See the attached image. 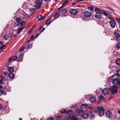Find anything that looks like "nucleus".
<instances>
[{
  "instance_id": "obj_24",
  "label": "nucleus",
  "mask_w": 120,
  "mask_h": 120,
  "mask_svg": "<svg viewBox=\"0 0 120 120\" xmlns=\"http://www.w3.org/2000/svg\"><path fill=\"white\" fill-rule=\"evenodd\" d=\"M102 93L103 94L106 95L108 94L109 92V90H102Z\"/></svg>"
},
{
  "instance_id": "obj_18",
  "label": "nucleus",
  "mask_w": 120,
  "mask_h": 120,
  "mask_svg": "<svg viewBox=\"0 0 120 120\" xmlns=\"http://www.w3.org/2000/svg\"><path fill=\"white\" fill-rule=\"evenodd\" d=\"M52 17L50 19H49L46 21L45 22V24L46 25H49L52 21L51 19Z\"/></svg>"
},
{
  "instance_id": "obj_49",
  "label": "nucleus",
  "mask_w": 120,
  "mask_h": 120,
  "mask_svg": "<svg viewBox=\"0 0 120 120\" xmlns=\"http://www.w3.org/2000/svg\"><path fill=\"white\" fill-rule=\"evenodd\" d=\"M5 45H3L0 47V49L2 50H3L4 47L5 46Z\"/></svg>"
},
{
  "instance_id": "obj_52",
  "label": "nucleus",
  "mask_w": 120,
  "mask_h": 120,
  "mask_svg": "<svg viewBox=\"0 0 120 120\" xmlns=\"http://www.w3.org/2000/svg\"><path fill=\"white\" fill-rule=\"evenodd\" d=\"M1 113L2 114L4 115H5L6 114V113L5 112L4 110H3L2 111Z\"/></svg>"
},
{
  "instance_id": "obj_38",
  "label": "nucleus",
  "mask_w": 120,
  "mask_h": 120,
  "mask_svg": "<svg viewBox=\"0 0 120 120\" xmlns=\"http://www.w3.org/2000/svg\"><path fill=\"white\" fill-rule=\"evenodd\" d=\"M66 110L65 109H62L60 111V113H66Z\"/></svg>"
},
{
  "instance_id": "obj_56",
  "label": "nucleus",
  "mask_w": 120,
  "mask_h": 120,
  "mask_svg": "<svg viewBox=\"0 0 120 120\" xmlns=\"http://www.w3.org/2000/svg\"><path fill=\"white\" fill-rule=\"evenodd\" d=\"M47 120H53V118L52 117H50L48 118Z\"/></svg>"
},
{
  "instance_id": "obj_45",
  "label": "nucleus",
  "mask_w": 120,
  "mask_h": 120,
  "mask_svg": "<svg viewBox=\"0 0 120 120\" xmlns=\"http://www.w3.org/2000/svg\"><path fill=\"white\" fill-rule=\"evenodd\" d=\"M62 116L60 115L58 116L56 118V119L57 120H60L61 119Z\"/></svg>"
},
{
  "instance_id": "obj_42",
  "label": "nucleus",
  "mask_w": 120,
  "mask_h": 120,
  "mask_svg": "<svg viewBox=\"0 0 120 120\" xmlns=\"http://www.w3.org/2000/svg\"><path fill=\"white\" fill-rule=\"evenodd\" d=\"M116 73L118 76H120V70H118L116 71Z\"/></svg>"
},
{
  "instance_id": "obj_40",
  "label": "nucleus",
  "mask_w": 120,
  "mask_h": 120,
  "mask_svg": "<svg viewBox=\"0 0 120 120\" xmlns=\"http://www.w3.org/2000/svg\"><path fill=\"white\" fill-rule=\"evenodd\" d=\"M116 41H120V35L116 38Z\"/></svg>"
},
{
  "instance_id": "obj_31",
  "label": "nucleus",
  "mask_w": 120,
  "mask_h": 120,
  "mask_svg": "<svg viewBox=\"0 0 120 120\" xmlns=\"http://www.w3.org/2000/svg\"><path fill=\"white\" fill-rule=\"evenodd\" d=\"M60 14H57L56 13V14L54 16V18H55L56 19L57 18L60 16Z\"/></svg>"
},
{
  "instance_id": "obj_26",
  "label": "nucleus",
  "mask_w": 120,
  "mask_h": 120,
  "mask_svg": "<svg viewBox=\"0 0 120 120\" xmlns=\"http://www.w3.org/2000/svg\"><path fill=\"white\" fill-rule=\"evenodd\" d=\"M22 15L24 16V18L30 17V15H28L25 13H23Z\"/></svg>"
},
{
  "instance_id": "obj_50",
  "label": "nucleus",
  "mask_w": 120,
  "mask_h": 120,
  "mask_svg": "<svg viewBox=\"0 0 120 120\" xmlns=\"http://www.w3.org/2000/svg\"><path fill=\"white\" fill-rule=\"evenodd\" d=\"M32 46V45L31 44H30L27 46V48H30Z\"/></svg>"
},
{
  "instance_id": "obj_2",
  "label": "nucleus",
  "mask_w": 120,
  "mask_h": 120,
  "mask_svg": "<svg viewBox=\"0 0 120 120\" xmlns=\"http://www.w3.org/2000/svg\"><path fill=\"white\" fill-rule=\"evenodd\" d=\"M80 107L81 109H80L79 108L77 109L75 111V112H76L79 113L83 112H84V110L82 109H84L86 108L88 109H93V107L89 106L87 104H83L81 105L80 106Z\"/></svg>"
},
{
  "instance_id": "obj_48",
  "label": "nucleus",
  "mask_w": 120,
  "mask_h": 120,
  "mask_svg": "<svg viewBox=\"0 0 120 120\" xmlns=\"http://www.w3.org/2000/svg\"><path fill=\"white\" fill-rule=\"evenodd\" d=\"M17 56H14L13 57V58L12 59V60H16V59H17Z\"/></svg>"
},
{
  "instance_id": "obj_11",
  "label": "nucleus",
  "mask_w": 120,
  "mask_h": 120,
  "mask_svg": "<svg viewBox=\"0 0 120 120\" xmlns=\"http://www.w3.org/2000/svg\"><path fill=\"white\" fill-rule=\"evenodd\" d=\"M112 83L114 85H117L120 84V79H118L112 80Z\"/></svg>"
},
{
  "instance_id": "obj_19",
  "label": "nucleus",
  "mask_w": 120,
  "mask_h": 120,
  "mask_svg": "<svg viewBox=\"0 0 120 120\" xmlns=\"http://www.w3.org/2000/svg\"><path fill=\"white\" fill-rule=\"evenodd\" d=\"M8 71L11 73L13 72L14 70V69L12 67H9L8 68Z\"/></svg>"
},
{
  "instance_id": "obj_35",
  "label": "nucleus",
  "mask_w": 120,
  "mask_h": 120,
  "mask_svg": "<svg viewBox=\"0 0 120 120\" xmlns=\"http://www.w3.org/2000/svg\"><path fill=\"white\" fill-rule=\"evenodd\" d=\"M116 64L118 65L120 64V59H118L116 61Z\"/></svg>"
},
{
  "instance_id": "obj_32",
  "label": "nucleus",
  "mask_w": 120,
  "mask_h": 120,
  "mask_svg": "<svg viewBox=\"0 0 120 120\" xmlns=\"http://www.w3.org/2000/svg\"><path fill=\"white\" fill-rule=\"evenodd\" d=\"M88 9L90 11H93L94 9V8L93 7H91V6H89L88 7Z\"/></svg>"
},
{
  "instance_id": "obj_1",
  "label": "nucleus",
  "mask_w": 120,
  "mask_h": 120,
  "mask_svg": "<svg viewBox=\"0 0 120 120\" xmlns=\"http://www.w3.org/2000/svg\"><path fill=\"white\" fill-rule=\"evenodd\" d=\"M16 20L17 21L15 22L14 25L18 27L19 26H22V27H19L17 30V33H19L25 28V26H24L26 24V22L25 21H23V20L20 18H17Z\"/></svg>"
},
{
  "instance_id": "obj_60",
  "label": "nucleus",
  "mask_w": 120,
  "mask_h": 120,
  "mask_svg": "<svg viewBox=\"0 0 120 120\" xmlns=\"http://www.w3.org/2000/svg\"><path fill=\"white\" fill-rule=\"evenodd\" d=\"M7 74V72L6 71H4V75H6Z\"/></svg>"
},
{
  "instance_id": "obj_27",
  "label": "nucleus",
  "mask_w": 120,
  "mask_h": 120,
  "mask_svg": "<svg viewBox=\"0 0 120 120\" xmlns=\"http://www.w3.org/2000/svg\"><path fill=\"white\" fill-rule=\"evenodd\" d=\"M73 113L72 111L71 110H68L66 112V114L68 115H70Z\"/></svg>"
},
{
  "instance_id": "obj_54",
  "label": "nucleus",
  "mask_w": 120,
  "mask_h": 120,
  "mask_svg": "<svg viewBox=\"0 0 120 120\" xmlns=\"http://www.w3.org/2000/svg\"><path fill=\"white\" fill-rule=\"evenodd\" d=\"M117 46L118 48H120V43H118L117 44Z\"/></svg>"
},
{
  "instance_id": "obj_37",
  "label": "nucleus",
  "mask_w": 120,
  "mask_h": 120,
  "mask_svg": "<svg viewBox=\"0 0 120 120\" xmlns=\"http://www.w3.org/2000/svg\"><path fill=\"white\" fill-rule=\"evenodd\" d=\"M71 119V117L69 116L65 118L64 120H70Z\"/></svg>"
},
{
  "instance_id": "obj_51",
  "label": "nucleus",
  "mask_w": 120,
  "mask_h": 120,
  "mask_svg": "<svg viewBox=\"0 0 120 120\" xmlns=\"http://www.w3.org/2000/svg\"><path fill=\"white\" fill-rule=\"evenodd\" d=\"M64 6H63V5L62 4V5L60 7H59V8H58L57 9V10H58H58H60V9H61V8H62Z\"/></svg>"
},
{
  "instance_id": "obj_30",
  "label": "nucleus",
  "mask_w": 120,
  "mask_h": 120,
  "mask_svg": "<svg viewBox=\"0 0 120 120\" xmlns=\"http://www.w3.org/2000/svg\"><path fill=\"white\" fill-rule=\"evenodd\" d=\"M30 12H31L32 13L31 14H32L35 12V10L34 8H30Z\"/></svg>"
},
{
  "instance_id": "obj_4",
  "label": "nucleus",
  "mask_w": 120,
  "mask_h": 120,
  "mask_svg": "<svg viewBox=\"0 0 120 120\" xmlns=\"http://www.w3.org/2000/svg\"><path fill=\"white\" fill-rule=\"evenodd\" d=\"M42 2L41 0H36L34 2V6L36 9H38L41 7Z\"/></svg>"
},
{
  "instance_id": "obj_23",
  "label": "nucleus",
  "mask_w": 120,
  "mask_h": 120,
  "mask_svg": "<svg viewBox=\"0 0 120 120\" xmlns=\"http://www.w3.org/2000/svg\"><path fill=\"white\" fill-rule=\"evenodd\" d=\"M9 37L8 35H4L2 37L3 39L4 40H6L9 39Z\"/></svg>"
},
{
  "instance_id": "obj_15",
  "label": "nucleus",
  "mask_w": 120,
  "mask_h": 120,
  "mask_svg": "<svg viewBox=\"0 0 120 120\" xmlns=\"http://www.w3.org/2000/svg\"><path fill=\"white\" fill-rule=\"evenodd\" d=\"M89 113L88 112H86L84 113L82 115V117L84 119L88 118L89 116L88 115Z\"/></svg>"
},
{
  "instance_id": "obj_16",
  "label": "nucleus",
  "mask_w": 120,
  "mask_h": 120,
  "mask_svg": "<svg viewBox=\"0 0 120 120\" xmlns=\"http://www.w3.org/2000/svg\"><path fill=\"white\" fill-rule=\"evenodd\" d=\"M101 10H100V9L98 8H95L94 10L96 12L95 14H98L101 13Z\"/></svg>"
},
{
  "instance_id": "obj_12",
  "label": "nucleus",
  "mask_w": 120,
  "mask_h": 120,
  "mask_svg": "<svg viewBox=\"0 0 120 120\" xmlns=\"http://www.w3.org/2000/svg\"><path fill=\"white\" fill-rule=\"evenodd\" d=\"M78 12L77 10L75 9H72L69 12L71 15H74L76 14Z\"/></svg>"
},
{
  "instance_id": "obj_10",
  "label": "nucleus",
  "mask_w": 120,
  "mask_h": 120,
  "mask_svg": "<svg viewBox=\"0 0 120 120\" xmlns=\"http://www.w3.org/2000/svg\"><path fill=\"white\" fill-rule=\"evenodd\" d=\"M105 115L106 117L110 118L112 116L113 114L112 112L109 111H108L106 113Z\"/></svg>"
},
{
  "instance_id": "obj_55",
  "label": "nucleus",
  "mask_w": 120,
  "mask_h": 120,
  "mask_svg": "<svg viewBox=\"0 0 120 120\" xmlns=\"http://www.w3.org/2000/svg\"><path fill=\"white\" fill-rule=\"evenodd\" d=\"M22 58H19L17 60L19 61H21L22 60Z\"/></svg>"
},
{
  "instance_id": "obj_29",
  "label": "nucleus",
  "mask_w": 120,
  "mask_h": 120,
  "mask_svg": "<svg viewBox=\"0 0 120 120\" xmlns=\"http://www.w3.org/2000/svg\"><path fill=\"white\" fill-rule=\"evenodd\" d=\"M62 2L63 5L64 6L66 4L68 3V0H64Z\"/></svg>"
},
{
  "instance_id": "obj_14",
  "label": "nucleus",
  "mask_w": 120,
  "mask_h": 120,
  "mask_svg": "<svg viewBox=\"0 0 120 120\" xmlns=\"http://www.w3.org/2000/svg\"><path fill=\"white\" fill-rule=\"evenodd\" d=\"M102 15L101 13L94 15V16L95 18L100 19L102 17Z\"/></svg>"
},
{
  "instance_id": "obj_43",
  "label": "nucleus",
  "mask_w": 120,
  "mask_h": 120,
  "mask_svg": "<svg viewBox=\"0 0 120 120\" xmlns=\"http://www.w3.org/2000/svg\"><path fill=\"white\" fill-rule=\"evenodd\" d=\"M34 35H32L30 37V39L32 41L34 40Z\"/></svg>"
},
{
  "instance_id": "obj_9",
  "label": "nucleus",
  "mask_w": 120,
  "mask_h": 120,
  "mask_svg": "<svg viewBox=\"0 0 120 120\" xmlns=\"http://www.w3.org/2000/svg\"><path fill=\"white\" fill-rule=\"evenodd\" d=\"M99 100L101 101H104L105 102L107 101L105 97L102 95H100L99 96Z\"/></svg>"
},
{
  "instance_id": "obj_64",
  "label": "nucleus",
  "mask_w": 120,
  "mask_h": 120,
  "mask_svg": "<svg viewBox=\"0 0 120 120\" xmlns=\"http://www.w3.org/2000/svg\"><path fill=\"white\" fill-rule=\"evenodd\" d=\"M3 44V42L0 41V44L2 45Z\"/></svg>"
},
{
  "instance_id": "obj_7",
  "label": "nucleus",
  "mask_w": 120,
  "mask_h": 120,
  "mask_svg": "<svg viewBox=\"0 0 120 120\" xmlns=\"http://www.w3.org/2000/svg\"><path fill=\"white\" fill-rule=\"evenodd\" d=\"M96 100V97L93 95H91L89 98V100L92 103H94Z\"/></svg>"
},
{
  "instance_id": "obj_63",
  "label": "nucleus",
  "mask_w": 120,
  "mask_h": 120,
  "mask_svg": "<svg viewBox=\"0 0 120 120\" xmlns=\"http://www.w3.org/2000/svg\"><path fill=\"white\" fill-rule=\"evenodd\" d=\"M1 79H4V77L3 75H1Z\"/></svg>"
},
{
  "instance_id": "obj_57",
  "label": "nucleus",
  "mask_w": 120,
  "mask_h": 120,
  "mask_svg": "<svg viewBox=\"0 0 120 120\" xmlns=\"http://www.w3.org/2000/svg\"><path fill=\"white\" fill-rule=\"evenodd\" d=\"M3 107V106L1 104H0V109H2Z\"/></svg>"
},
{
  "instance_id": "obj_34",
  "label": "nucleus",
  "mask_w": 120,
  "mask_h": 120,
  "mask_svg": "<svg viewBox=\"0 0 120 120\" xmlns=\"http://www.w3.org/2000/svg\"><path fill=\"white\" fill-rule=\"evenodd\" d=\"M110 91L112 94V95H113V94L114 93H116L117 92L118 90H110Z\"/></svg>"
},
{
  "instance_id": "obj_28",
  "label": "nucleus",
  "mask_w": 120,
  "mask_h": 120,
  "mask_svg": "<svg viewBox=\"0 0 120 120\" xmlns=\"http://www.w3.org/2000/svg\"><path fill=\"white\" fill-rule=\"evenodd\" d=\"M71 119L72 120H78V119H77L76 117L75 116H71Z\"/></svg>"
},
{
  "instance_id": "obj_22",
  "label": "nucleus",
  "mask_w": 120,
  "mask_h": 120,
  "mask_svg": "<svg viewBox=\"0 0 120 120\" xmlns=\"http://www.w3.org/2000/svg\"><path fill=\"white\" fill-rule=\"evenodd\" d=\"M6 94V92L5 90H0V96L3 95H5Z\"/></svg>"
},
{
  "instance_id": "obj_20",
  "label": "nucleus",
  "mask_w": 120,
  "mask_h": 120,
  "mask_svg": "<svg viewBox=\"0 0 120 120\" xmlns=\"http://www.w3.org/2000/svg\"><path fill=\"white\" fill-rule=\"evenodd\" d=\"M45 17V16H43L41 15H39L38 17V21H40L42 20Z\"/></svg>"
},
{
  "instance_id": "obj_6",
  "label": "nucleus",
  "mask_w": 120,
  "mask_h": 120,
  "mask_svg": "<svg viewBox=\"0 0 120 120\" xmlns=\"http://www.w3.org/2000/svg\"><path fill=\"white\" fill-rule=\"evenodd\" d=\"M118 88L117 86L113 85L111 86L109 89L108 88H105L103 90H117Z\"/></svg>"
},
{
  "instance_id": "obj_61",
  "label": "nucleus",
  "mask_w": 120,
  "mask_h": 120,
  "mask_svg": "<svg viewBox=\"0 0 120 120\" xmlns=\"http://www.w3.org/2000/svg\"><path fill=\"white\" fill-rule=\"evenodd\" d=\"M31 41V40L30 39H29L27 41V43H30V42Z\"/></svg>"
},
{
  "instance_id": "obj_17",
  "label": "nucleus",
  "mask_w": 120,
  "mask_h": 120,
  "mask_svg": "<svg viewBox=\"0 0 120 120\" xmlns=\"http://www.w3.org/2000/svg\"><path fill=\"white\" fill-rule=\"evenodd\" d=\"M119 76L116 74H114V75L112 78V80H116L118 79Z\"/></svg>"
},
{
  "instance_id": "obj_5",
  "label": "nucleus",
  "mask_w": 120,
  "mask_h": 120,
  "mask_svg": "<svg viewBox=\"0 0 120 120\" xmlns=\"http://www.w3.org/2000/svg\"><path fill=\"white\" fill-rule=\"evenodd\" d=\"M68 12V10L64 8L61 11V13L62 16H66L67 15V13Z\"/></svg>"
},
{
  "instance_id": "obj_36",
  "label": "nucleus",
  "mask_w": 120,
  "mask_h": 120,
  "mask_svg": "<svg viewBox=\"0 0 120 120\" xmlns=\"http://www.w3.org/2000/svg\"><path fill=\"white\" fill-rule=\"evenodd\" d=\"M114 34L115 35V36L117 38V37H118L119 35H120L119 33H118L117 32H115L114 33Z\"/></svg>"
},
{
  "instance_id": "obj_46",
  "label": "nucleus",
  "mask_w": 120,
  "mask_h": 120,
  "mask_svg": "<svg viewBox=\"0 0 120 120\" xmlns=\"http://www.w3.org/2000/svg\"><path fill=\"white\" fill-rule=\"evenodd\" d=\"M4 110L5 111V112L6 113V114L9 113V110L8 109H5Z\"/></svg>"
},
{
  "instance_id": "obj_47",
  "label": "nucleus",
  "mask_w": 120,
  "mask_h": 120,
  "mask_svg": "<svg viewBox=\"0 0 120 120\" xmlns=\"http://www.w3.org/2000/svg\"><path fill=\"white\" fill-rule=\"evenodd\" d=\"M32 25V24L31 23H30L28 24L27 25H26V28H27L29 27V26H31V25Z\"/></svg>"
},
{
  "instance_id": "obj_3",
  "label": "nucleus",
  "mask_w": 120,
  "mask_h": 120,
  "mask_svg": "<svg viewBox=\"0 0 120 120\" xmlns=\"http://www.w3.org/2000/svg\"><path fill=\"white\" fill-rule=\"evenodd\" d=\"M97 109L98 111V114L99 116L102 117L105 114L104 109L102 106H99L97 108Z\"/></svg>"
},
{
  "instance_id": "obj_8",
  "label": "nucleus",
  "mask_w": 120,
  "mask_h": 120,
  "mask_svg": "<svg viewBox=\"0 0 120 120\" xmlns=\"http://www.w3.org/2000/svg\"><path fill=\"white\" fill-rule=\"evenodd\" d=\"M84 15L86 17H90L91 16V13L88 11H85L83 12Z\"/></svg>"
},
{
  "instance_id": "obj_39",
  "label": "nucleus",
  "mask_w": 120,
  "mask_h": 120,
  "mask_svg": "<svg viewBox=\"0 0 120 120\" xmlns=\"http://www.w3.org/2000/svg\"><path fill=\"white\" fill-rule=\"evenodd\" d=\"M23 55V53L22 52L21 53L19 54L18 57L19 58H22V56Z\"/></svg>"
},
{
  "instance_id": "obj_33",
  "label": "nucleus",
  "mask_w": 120,
  "mask_h": 120,
  "mask_svg": "<svg viewBox=\"0 0 120 120\" xmlns=\"http://www.w3.org/2000/svg\"><path fill=\"white\" fill-rule=\"evenodd\" d=\"M101 14H103L104 15H105L106 16H107L108 15V14L107 13H106V12H104L102 10H101Z\"/></svg>"
},
{
  "instance_id": "obj_59",
  "label": "nucleus",
  "mask_w": 120,
  "mask_h": 120,
  "mask_svg": "<svg viewBox=\"0 0 120 120\" xmlns=\"http://www.w3.org/2000/svg\"><path fill=\"white\" fill-rule=\"evenodd\" d=\"M60 12H61V11H60L59 10H58V11L57 10V11L56 12V13H57V14H59V13Z\"/></svg>"
},
{
  "instance_id": "obj_62",
  "label": "nucleus",
  "mask_w": 120,
  "mask_h": 120,
  "mask_svg": "<svg viewBox=\"0 0 120 120\" xmlns=\"http://www.w3.org/2000/svg\"><path fill=\"white\" fill-rule=\"evenodd\" d=\"M33 31V29L32 28L31 30H30L28 32V33L30 34V33L31 32Z\"/></svg>"
},
{
  "instance_id": "obj_13",
  "label": "nucleus",
  "mask_w": 120,
  "mask_h": 120,
  "mask_svg": "<svg viewBox=\"0 0 120 120\" xmlns=\"http://www.w3.org/2000/svg\"><path fill=\"white\" fill-rule=\"evenodd\" d=\"M116 22L114 20L111 21L110 22V24L112 28H114L115 27L116 25Z\"/></svg>"
},
{
  "instance_id": "obj_44",
  "label": "nucleus",
  "mask_w": 120,
  "mask_h": 120,
  "mask_svg": "<svg viewBox=\"0 0 120 120\" xmlns=\"http://www.w3.org/2000/svg\"><path fill=\"white\" fill-rule=\"evenodd\" d=\"M25 49V48L24 47L21 48L19 49V51L20 52H22Z\"/></svg>"
},
{
  "instance_id": "obj_53",
  "label": "nucleus",
  "mask_w": 120,
  "mask_h": 120,
  "mask_svg": "<svg viewBox=\"0 0 120 120\" xmlns=\"http://www.w3.org/2000/svg\"><path fill=\"white\" fill-rule=\"evenodd\" d=\"M39 34L38 33H37L35 35V38H37L39 36Z\"/></svg>"
},
{
  "instance_id": "obj_21",
  "label": "nucleus",
  "mask_w": 120,
  "mask_h": 120,
  "mask_svg": "<svg viewBox=\"0 0 120 120\" xmlns=\"http://www.w3.org/2000/svg\"><path fill=\"white\" fill-rule=\"evenodd\" d=\"M8 76L10 78L13 79L14 77V74L12 73H10L8 74Z\"/></svg>"
},
{
  "instance_id": "obj_41",
  "label": "nucleus",
  "mask_w": 120,
  "mask_h": 120,
  "mask_svg": "<svg viewBox=\"0 0 120 120\" xmlns=\"http://www.w3.org/2000/svg\"><path fill=\"white\" fill-rule=\"evenodd\" d=\"M95 117V116L94 115H92L90 116V118L91 119H93Z\"/></svg>"
},
{
  "instance_id": "obj_58",
  "label": "nucleus",
  "mask_w": 120,
  "mask_h": 120,
  "mask_svg": "<svg viewBox=\"0 0 120 120\" xmlns=\"http://www.w3.org/2000/svg\"><path fill=\"white\" fill-rule=\"evenodd\" d=\"M114 95H112L109 98V100L111 99L113 97H114Z\"/></svg>"
},
{
  "instance_id": "obj_25",
  "label": "nucleus",
  "mask_w": 120,
  "mask_h": 120,
  "mask_svg": "<svg viewBox=\"0 0 120 120\" xmlns=\"http://www.w3.org/2000/svg\"><path fill=\"white\" fill-rule=\"evenodd\" d=\"M45 29V28H44L42 26L40 27L39 29V31L40 32H41L44 31Z\"/></svg>"
}]
</instances>
